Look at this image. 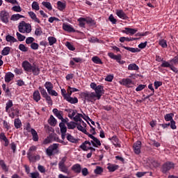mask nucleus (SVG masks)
<instances>
[{"mask_svg": "<svg viewBox=\"0 0 178 178\" xmlns=\"http://www.w3.org/2000/svg\"><path fill=\"white\" fill-rule=\"evenodd\" d=\"M22 66L25 72L33 73V76H38L41 72V70L38 65L35 64L31 65V63L27 60L24 61Z\"/></svg>", "mask_w": 178, "mask_h": 178, "instance_id": "nucleus-1", "label": "nucleus"}, {"mask_svg": "<svg viewBox=\"0 0 178 178\" xmlns=\"http://www.w3.org/2000/svg\"><path fill=\"white\" fill-rule=\"evenodd\" d=\"M31 24L26 23L24 21L19 22L18 25V31L22 34H30L31 33Z\"/></svg>", "mask_w": 178, "mask_h": 178, "instance_id": "nucleus-2", "label": "nucleus"}, {"mask_svg": "<svg viewBox=\"0 0 178 178\" xmlns=\"http://www.w3.org/2000/svg\"><path fill=\"white\" fill-rule=\"evenodd\" d=\"M59 144L54 143L51 145L47 149H46V154L47 156H52L53 155H56V154H59Z\"/></svg>", "mask_w": 178, "mask_h": 178, "instance_id": "nucleus-3", "label": "nucleus"}, {"mask_svg": "<svg viewBox=\"0 0 178 178\" xmlns=\"http://www.w3.org/2000/svg\"><path fill=\"white\" fill-rule=\"evenodd\" d=\"M81 95L83 98H85V101H87L88 102H95L97 99L95 92H83Z\"/></svg>", "mask_w": 178, "mask_h": 178, "instance_id": "nucleus-4", "label": "nucleus"}, {"mask_svg": "<svg viewBox=\"0 0 178 178\" xmlns=\"http://www.w3.org/2000/svg\"><path fill=\"white\" fill-rule=\"evenodd\" d=\"M66 162V157H63L61 161L58 163V168L60 172L65 173L66 175H70V171L69 168L65 165Z\"/></svg>", "mask_w": 178, "mask_h": 178, "instance_id": "nucleus-5", "label": "nucleus"}, {"mask_svg": "<svg viewBox=\"0 0 178 178\" xmlns=\"http://www.w3.org/2000/svg\"><path fill=\"white\" fill-rule=\"evenodd\" d=\"M24 168H25V172L26 175H29V177L41 178V176L40 175V172H38V171L30 173V167H29L27 165H24Z\"/></svg>", "mask_w": 178, "mask_h": 178, "instance_id": "nucleus-6", "label": "nucleus"}, {"mask_svg": "<svg viewBox=\"0 0 178 178\" xmlns=\"http://www.w3.org/2000/svg\"><path fill=\"white\" fill-rule=\"evenodd\" d=\"M175 168V163L170 162V161H167L165 163L163 166H162V172L163 173H166L170 170V169H174Z\"/></svg>", "mask_w": 178, "mask_h": 178, "instance_id": "nucleus-7", "label": "nucleus"}, {"mask_svg": "<svg viewBox=\"0 0 178 178\" xmlns=\"http://www.w3.org/2000/svg\"><path fill=\"white\" fill-rule=\"evenodd\" d=\"M120 83L121 86H125V87H127L128 88H131L134 86V82L129 78L122 79L120 81Z\"/></svg>", "mask_w": 178, "mask_h": 178, "instance_id": "nucleus-8", "label": "nucleus"}, {"mask_svg": "<svg viewBox=\"0 0 178 178\" xmlns=\"http://www.w3.org/2000/svg\"><path fill=\"white\" fill-rule=\"evenodd\" d=\"M104 86L102 85H99L95 90V94L97 99H101V97L104 94Z\"/></svg>", "mask_w": 178, "mask_h": 178, "instance_id": "nucleus-9", "label": "nucleus"}, {"mask_svg": "<svg viewBox=\"0 0 178 178\" xmlns=\"http://www.w3.org/2000/svg\"><path fill=\"white\" fill-rule=\"evenodd\" d=\"M84 119V120H86V117H84V115H83V114H80V113H77L74 117V122H79V123H81V124H82V126L83 127H86V126H87V124H86V122H84V121H83V120L81 119Z\"/></svg>", "mask_w": 178, "mask_h": 178, "instance_id": "nucleus-10", "label": "nucleus"}, {"mask_svg": "<svg viewBox=\"0 0 178 178\" xmlns=\"http://www.w3.org/2000/svg\"><path fill=\"white\" fill-rule=\"evenodd\" d=\"M0 19L3 23H8L9 22V13L6 10H2L0 13Z\"/></svg>", "mask_w": 178, "mask_h": 178, "instance_id": "nucleus-11", "label": "nucleus"}, {"mask_svg": "<svg viewBox=\"0 0 178 178\" xmlns=\"http://www.w3.org/2000/svg\"><path fill=\"white\" fill-rule=\"evenodd\" d=\"M109 140L110 141H111L112 144H113L116 148H121V142L120 140H119V138H118V136H113V137L110 138Z\"/></svg>", "mask_w": 178, "mask_h": 178, "instance_id": "nucleus-12", "label": "nucleus"}, {"mask_svg": "<svg viewBox=\"0 0 178 178\" xmlns=\"http://www.w3.org/2000/svg\"><path fill=\"white\" fill-rule=\"evenodd\" d=\"M134 151L136 155H138L141 152V141H137L134 144Z\"/></svg>", "mask_w": 178, "mask_h": 178, "instance_id": "nucleus-13", "label": "nucleus"}, {"mask_svg": "<svg viewBox=\"0 0 178 178\" xmlns=\"http://www.w3.org/2000/svg\"><path fill=\"white\" fill-rule=\"evenodd\" d=\"M63 30L67 31V33H76V30L73 28V26L64 23L63 24Z\"/></svg>", "mask_w": 178, "mask_h": 178, "instance_id": "nucleus-14", "label": "nucleus"}, {"mask_svg": "<svg viewBox=\"0 0 178 178\" xmlns=\"http://www.w3.org/2000/svg\"><path fill=\"white\" fill-rule=\"evenodd\" d=\"M90 147L91 143L88 140H86L79 146V148H81V149H82L83 151H88L90 150Z\"/></svg>", "mask_w": 178, "mask_h": 178, "instance_id": "nucleus-15", "label": "nucleus"}, {"mask_svg": "<svg viewBox=\"0 0 178 178\" xmlns=\"http://www.w3.org/2000/svg\"><path fill=\"white\" fill-rule=\"evenodd\" d=\"M116 15L120 19H122V20H127V19H129L127 17V15L123 11V10H116Z\"/></svg>", "mask_w": 178, "mask_h": 178, "instance_id": "nucleus-16", "label": "nucleus"}, {"mask_svg": "<svg viewBox=\"0 0 178 178\" xmlns=\"http://www.w3.org/2000/svg\"><path fill=\"white\" fill-rule=\"evenodd\" d=\"M71 170H72V172L76 173L77 175L81 173V165L79 163L73 165L71 168Z\"/></svg>", "mask_w": 178, "mask_h": 178, "instance_id": "nucleus-17", "label": "nucleus"}, {"mask_svg": "<svg viewBox=\"0 0 178 178\" xmlns=\"http://www.w3.org/2000/svg\"><path fill=\"white\" fill-rule=\"evenodd\" d=\"M27 158L30 162L33 163L37 162V161H40V155L28 154Z\"/></svg>", "mask_w": 178, "mask_h": 178, "instance_id": "nucleus-18", "label": "nucleus"}, {"mask_svg": "<svg viewBox=\"0 0 178 178\" xmlns=\"http://www.w3.org/2000/svg\"><path fill=\"white\" fill-rule=\"evenodd\" d=\"M13 79H15V74H13V73L8 72L6 74V75H5L6 83H10V81H12V80H13Z\"/></svg>", "mask_w": 178, "mask_h": 178, "instance_id": "nucleus-19", "label": "nucleus"}, {"mask_svg": "<svg viewBox=\"0 0 178 178\" xmlns=\"http://www.w3.org/2000/svg\"><path fill=\"white\" fill-rule=\"evenodd\" d=\"M33 99L35 102H39L40 101V99H41V95L40 94V91L35 90V92H33Z\"/></svg>", "mask_w": 178, "mask_h": 178, "instance_id": "nucleus-20", "label": "nucleus"}, {"mask_svg": "<svg viewBox=\"0 0 178 178\" xmlns=\"http://www.w3.org/2000/svg\"><path fill=\"white\" fill-rule=\"evenodd\" d=\"M53 113L60 120L63 118V111H58V108L53 109Z\"/></svg>", "mask_w": 178, "mask_h": 178, "instance_id": "nucleus-21", "label": "nucleus"}, {"mask_svg": "<svg viewBox=\"0 0 178 178\" xmlns=\"http://www.w3.org/2000/svg\"><path fill=\"white\" fill-rule=\"evenodd\" d=\"M0 167L3 172H9V166L6 165L5 161L0 159Z\"/></svg>", "mask_w": 178, "mask_h": 178, "instance_id": "nucleus-22", "label": "nucleus"}, {"mask_svg": "<svg viewBox=\"0 0 178 178\" xmlns=\"http://www.w3.org/2000/svg\"><path fill=\"white\" fill-rule=\"evenodd\" d=\"M29 15L31 19H32V20H34L35 23H41V21H40V19H38V17H37V15H35V13H34V12L30 11L29 12Z\"/></svg>", "mask_w": 178, "mask_h": 178, "instance_id": "nucleus-23", "label": "nucleus"}, {"mask_svg": "<svg viewBox=\"0 0 178 178\" xmlns=\"http://www.w3.org/2000/svg\"><path fill=\"white\" fill-rule=\"evenodd\" d=\"M137 31H138L136 29L125 28L124 33H125V34H130V35H134Z\"/></svg>", "mask_w": 178, "mask_h": 178, "instance_id": "nucleus-24", "label": "nucleus"}, {"mask_svg": "<svg viewBox=\"0 0 178 178\" xmlns=\"http://www.w3.org/2000/svg\"><path fill=\"white\" fill-rule=\"evenodd\" d=\"M65 99V101H67V102H69L70 104H77V102H79V99H77V97H72V96L68 97Z\"/></svg>", "mask_w": 178, "mask_h": 178, "instance_id": "nucleus-25", "label": "nucleus"}, {"mask_svg": "<svg viewBox=\"0 0 178 178\" xmlns=\"http://www.w3.org/2000/svg\"><path fill=\"white\" fill-rule=\"evenodd\" d=\"M31 134L32 135V139L33 140V141H38L40 138L38 137V133H37V131H35V129H32Z\"/></svg>", "mask_w": 178, "mask_h": 178, "instance_id": "nucleus-26", "label": "nucleus"}, {"mask_svg": "<svg viewBox=\"0 0 178 178\" xmlns=\"http://www.w3.org/2000/svg\"><path fill=\"white\" fill-rule=\"evenodd\" d=\"M48 123L50 126H56L57 121L55 117H54V115H50V118L48 120Z\"/></svg>", "mask_w": 178, "mask_h": 178, "instance_id": "nucleus-27", "label": "nucleus"}, {"mask_svg": "<svg viewBox=\"0 0 178 178\" xmlns=\"http://www.w3.org/2000/svg\"><path fill=\"white\" fill-rule=\"evenodd\" d=\"M57 6H58V10H65V9H66V3L60 1H58L57 2Z\"/></svg>", "mask_w": 178, "mask_h": 178, "instance_id": "nucleus-28", "label": "nucleus"}, {"mask_svg": "<svg viewBox=\"0 0 178 178\" xmlns=\"http://www.w3.org/2000/svg\"><path fill=\"white\" fill-rule=\"evenodd\" d=\"M92 61L93 62V63H95L96 65H102L104 63L101 58H99V57L97 56H93L92 58Z\"/></svg>", "mask_w": 178, "mask_h": 178, "instance_id": "nucleus-29", "label": "nucleus"}, {"mask_svg": "<svg viewBox=\"0 0 178 178\" xmlns=\"http://www.w3.org/2000/svg\"><path fill=\"white\" fill-rule=\"evenodd\" d=\"M6 41H7V42H17V39L15 38V37L10 35H8L6 36Z\"/></svg>", "mask_w": 178, "mask_h": 178, "instance_id": "nucleus-30", "label": "nucleus"}, {"mask_svg": "<svg viewBox=\"0 0 178 178\" xmlns=\"http://www.w3.org/2000/svg\"><path fill=\"white\" fill-rule=\"evenodd\" d=\"M122 48H124V49H126L127 51H129V52H132V53H136V52H140V49L138 48H133V47H125V46H122Z\"/></svg>", "mask_w": 178, "mask_h": 178, "instance_id": "nucleus-31", "label": "nucleus"}, {"mask_svg": "<svg viewBox=\"0 0 178 178\" xmlns=\"http://www.w3.org/2000/svg\"><path fill=\"white\" fill-rule=\"evenodd\" d=\"M24 17V16L20 15V14H14L11 16L10 20H13V22H16L19 20V19H22Z\"/></svg>", "mask_w": 178, "mask_h": 178, "instance_id": "nucleus-32", "label": "nucleus"}, {"mask_svg": "<svg viewBox=\"0 0 178 178\" xmlns=\"http://www.w3.org/2000/svg\"><path fill=\"white\" fill-rule=\"evenodd\" d=\"M67 140L70 141V143H73L74 144H76L78 143V140L74 138L73 136H71L70 134H67Z\"/></svg>", "mask_w": 178, "mask_h": 178, "instance_id": "nucleus-33", "label": "nucleus"}, {"mask_svg": "<svg viewBox=\"0 0 178 178\" xmlns=\"http://www.w3.org/2000/svg\"><path fill=\"white\" fill-rule=\"evenodd\" d=\"M174 116H175V114H173L172 113H168L164 116V119H165V122H172V120H173Z\"/></svg>", "mask_w": 178, "mask_h": 178, "instance_id": "nucleus-34", "label": "nucleus"}, {"mask_svg": "<svg viewBox=\"0 0 178 178\" xmlns=\"http://www.w3.org/2000/svg\"><path fill=\"white\" fill-rule=\"evenodd\" d=\"M10 49H11L9 47H4L1 51V55H3V56H6L9 55V54L10 52Z\"/></svg>", "mask_w": 178, "mask_h": 178, "instance_id": "nucleus-35", "label": "nucleus"}, {"mask_svg": "<svg viewBox=\"0 0 178 178\" xmlns=\"http://www.w3.org/2000/svg\"><path fill=\"white\" fill-rule=\"evenodd\" d=\"M14 126L15 129H20L22 127V121L19 118H16L14 120Z\"/></svg>", "mask_w": 178, "mask_h": 178, "instance_id": "nucleus-36", "label": "nucleus"}, {"mask_svg": "<svg viewBox=\"0 0 178 178\" xmlns=\"http://www.w3.org/2000/svg\"><path fill=\"white\" fill-rule=\"evenodd\" d=\"M107 169L109 172H115V170H118V169H119V165L111 164L107 167Z\"/></svg>", "mask_w": 178, "mask_h": 178, "instance_id": "nucleus-37", "label": "nucleus"}, {"mask_svg": "<svg viewBox=\"0 0 178 178\" xmlns=\"http://www.w3.org/2000/svg\"><path fill=\"white\" fill-rule=\"evenodd\" d=\"M44 87H45L46 90H47V92H48L50 90L54 89V84H52L50 81H47L44 83Z\"/></svg>", "mask_w": 178, "mask_h": 178, "instance_id": "nucleus-38", "label": "nucleus"}, {"mask_svg": "<svg viewBox=\"0 0 178 178\" xmlns=\"http://www.w3.org/2000/svg\"><path fill=\"white\" fill-rule=\"evenodd\" d=\"M2 88L5 92V95L9 97V95H10V90H9V88H6V84L3 83L2 85Z\"/></svg>", "mask_w": 178, "mask_h": 178, "instance_id": "nucleus-39", "label": "nucleus"}, {"mask_svg": "<svg viewBox=\"0 0 178 178\" xmlns=\"http://www.w3.org/2000/svg\"><path fill=\"white\" fill-rule=\"evenodd\" d=\"M159 45H161L162 48H168V41L164 39H161L159 41Z\"/></svg>", "mask_w": 178, "mask_h": 178, "instance_id": "nucleus-40", "label": "nucleus"}, {"mask_svg": "<svg viewBox=\"0 0 178 178\" xmlns=\"http://www.w3.org/2000/svg\"><path fill=\"white\" fill-rule=\"evenodd\" d=\"M91 144H92L93 147H98L101 146V141L95 138L93 140H91Z\"/></svg>", "mask_w": 178, "mask_h": 178, "instance_id": "nucleus-41", "label": "nucleus"}, {"mask_svg": "<svg viewBox=\"0 0 178 178\" xmlns=\"http://www.w3.org/2000/svg\"><path fill=\"white\" fill-rule=\"evenodd\" d=\"M77 127L76 129H78V130H79V131H82V133H84V134H86V133L87 132V130H86V128L83 127V124L79 123H76Z\"/></svg>", "mask_w": 178, "mask_h": 178, "instance_id": "nucleus-42", "label": "nucleus"}, {"mask_svg": "<svg viewBox=\"0 0 178 178\" xmlns=\"http://www.w3.org/2000/svg\"><path fill=\"white\" fill-rule=\"evenodd\" d=\"M104 172V168L100 166H97L96 169L94 170L95 175H102Z\"/></svg>", "mask_w": 178, "mask_h": 178, "instance_id": "nucleus-43", "label": "nucleus"}, {"mask_svg": "<svg viewBox=\"0 0 178 178\" xmlns=\"http://www.w3.org/2000/svg\"><path fill=\"white\" fill-rule=\"evenodd\" d=\"M35 151H37V146L32 145L29 147L27 155H33V153Z\"/></svg>", "mask_w": 178, "mask_h": 178, "instance_id": "nucleus-44", "label": "nucleus"}, {"mask_svg": "<svg viewBox=\"0 0 178 178\" xmlns=\"http://www.w3.org/2000/svg\"><path fill=\"white\" fill-rule=\"evenodd\" d=\"M139 69L140 67L136 63L129 64L128 66V70H138Z\"/></svg>", "mask_w": 178, "mask_h": 178, "instance_id": "nucleus-45", "label": "nucleus"}, {"mask_svg": "<svg viewBox=\"0 0 178 178\" xmlns=\"http://www.w3.org/2000/svg\"><path fill=\"white\" fill-rule=\"evenodd\" d=\"M38 90H39V91H40V94H41V95L42 96L43 98L44 97H47V95H48V93L47 92V90L44 88L40 86L38 88Z\"/></svg>", "mask_w": 178, "mask_h": 178, "instance_id": "nucleus-46", "label": "nucleus"}, {"mask_svg": "<svg viewBox=\"0 0 178 178\" xmlns=\"http://www.w3.org/2000/svg\"><path fill=\"white\" fill-rule=\"evenodd\" d=\"M19 109L17 108L13 110L12 113L10 114V118H12V119H13L15 116H19Z\"/></svg>", "mask_w": 178, "mask_h": 178, "instance_id": "nucleus-47", "label": "nucleus"}, {"mask_svg": "<svg viewBox=\"0 0 178 178\" xmlns=\"http://www.w3.org/2000/svg\"><path fill=\"white\" fill-rule=\"evenodd\" d=\"M78 22H79V23L80 27H85V26H86V22H87V19H86V18L80 17V18L78 19Z\"/></svg>", "mask_w": 178, "mask_h": 178, "instance_id": "nucleus-48", "label": "nucleus"}, {"mask_svg": "<svg viewBox=\"0 0 178 178\" xmlns=\"http://www.w3.org/2000/svg\"><path fill=\"white\" fill-rule=\"evenodd\" d=\"M59 127L60 133H66V131H67V128L66 127V125L64 123H60Z\"/></svg>", "mask_w": 178, "mask_h": 178, "instance_id": "nucleus-49", "label": "nucleus"}, {"mask_svg": "<svg viewBox=\"0 0 178 178\" xmlns=\"http://www.w3.org/2000/svg\"><path fill=\"white\" fill-rule=\"evenodd\" d=\"M76 124H77V123H75V122H67V129H69L70 130H72L73 129H76Z\"/></svg>", "mask_w": 178, "mask_h": 178, "instance_id": "nucleus-50", "label": "nucleus"}, {"mask_svg": "<svg viewBox=\"0 0 178 178\" xmlns=\"http://www.w3.org/2000/svg\"><path fill=\"white\" fill-rule=\"evenodd\" d=\"M35 34L38 37L40 35H42V29L40 26H38V27L35 30Z\"/></svg>", "mask_w": 178, "mask_h": 178, "instance_id": "nucleus-51", "label": "nucleus"}, {"mask_svg": "<svg viewBox=\"0 0 178 178\" xmlns=\"http://www.w3.org/2000/svg\"><path fill=\"white\" fill-rule=\"evenodd\" d=\"M42 5H43L44 8H47V9H48L49 10H52V5H51V3L43 1L42 3Z\"/></svg>", "mask_w": 178, "mask_h": 178, "instance_id": "nucleus-52", "label": "nucleus"}, {"mask_svg": "<svg viewBox=\"0 0 178 178\" xmlns=\"http://www.w3.org/2000/svg\"><path fill=\"white\" fill-rule=\"evenodd\" d=\"M19 50L22 51V52H27L29 51V47H26L23 44H20L19 45Z\"/></svg>", "mask_w": 178, "mask_h": 178, "instance_id": "nucleus-53", "label": "nucleus"}, {"mask_svg": "<svg viewBox=\"0 0 178 178\" xmlns=\"http://www.w3.org/2000/svg\"><path fill=\"white\" fill-rule=\"evenodd\" d=\"M16 35H17V38L18 41L22 42V41H24V40H26V36L22 35L19 32H17Z\"/></svg>", "mask_w": 178, "mask_h": 178, "instance_id": "nucleus-54", "label": "nucleus"}, {"mask_svg": "<svg viewBox=\"0 0 178 178\" xmlns=\"http://www.w3.org/2000/svg\"><path fill=\"white\" fill-rule=\"evenodd\" d=\"M13 106V102L12 100H8V102L6 104V111L8 112L10 108Z\"/></svg>", "mask_w": 178, "mask_h": 178, "instance_id": "nucleus-55", "label": "nucleus"}, {"mask_svg": "<svg viewBox=\"0 0 178 178\" xmlns=\"http://www.w3.org/2000/svg\"><path fill=\"white\" fill-rule=\"evenodd\" d=\"M32 9H33V10H40V6L37 1L32 3Z\"/></svg>", "mask_w": 178, "mask_h": 178, "instance_id": "nucleus-56", "label": "nucleus"}, {"mask_svg": "<svg viewBox=\"0 0 178 178\" xmlns=\"http://www.w3.org/2000/svg\"><path fill=\"white\" fill-rule=\"evenodd\" d=\"M34 41H35V39H34V38L33 37H29L26 39V44H27V45L29 44H32V43L34 42Z\"/></svg>", "mask_w": 178, "mask_h": 178, "instance_id": "nucleus-57", "label": "nucleus"}, {"mask_svg": "<svg viewBox=\"0 0 178 178\" xmlns=\"http://www.w3.org/2000/svg\"><path fill=\"white\" fill-rule=\"evenodd\" d=\"M65 45L67 48L70 49V51H74L76 49L74 46H73V44H72V43H70V42H66Z\"/></svg>", "mask_w": 178, "mask_h": 178, "instance_id": "nucleus-58", "label": "nucleus"}, {"mask_svg": "<svg viewBox=\"0 0 178 178\" xmlns=\"http://www.w3.org/2000/svg\"><path fill=\"white\" fill-rule=\"evenodd\" d=\"M48 41H49V45H54V44H56V38L54 37H49Z\"/></svg>", "mask_w": 178, "mask_h": 178, "instance_id": "nucleus-59", "label": "nucleus"}, {"mask_svg": "<svg viewBox=\"0 0 178 178\" xmlns=\"http://www.w3.org/2000/svg\"><path fill=\"white\" fill-rule=\"evenodd\" d=\"M46 99L48 105H50L51 106H52V99L51 98V96L49 95H46L44 97H43Z\"/></svg>", "mask_w": 178, "mask_h": 178, "instance_id": "nucleus-60", "label": "nucleus"}, {"mask_svg": "<svg viewBox=\"0 0 178 178\" xmlns=\"http://www.w3.org/2000/svg\"><path fill=\"white\" fill-rule=\"evenodd\" d=\"M31 49H33L34 51H37V49H38V48H40V44H38V43H35L33 42V43H32L31 45Z\"/></svg>", "mask_w": 178, "mask_h": 178, "instance_id": "nucleus-61", "label": "nucleus"}, {"mask_svg": "<svg viewBox=\"0 0 178 178\" xmlns=\"http://www.w3.org/2000/svg\"><path fill=\"white\" fill-rule=\"evenodd\" d=\"M151 165L153 168H159L161 164L156 160H152Z\"/></svg>", "mask_w": 178, "mask_h": 178, "instance_id": "nucleus-62", "label": "nucleus"}, {"mask_svg": "<svg viewBox=\"0 0 178 178\" xmlns=\"http://www.w3.org/2000/svg\"><path fill=\"white\" fill-rule=\"evenodd\" d=\"M172 65L168 61L163 60V63L161 65V67H170Z\"/></svg>", "mask_w": 178, "mask_h": 178, "instance_id": "nucleus-63", "label": "nucleus"}, {"mask_svg": "<svg viewBox=\"0 0 178 178\" xmlns=\"http://www.w3.org/2000/svg\"><path fill=\"white\" fill-rule=\"evenodd\" d=\"M11 9L13 12H22V7L20 6H15Z\"/></svg>", "mask_w": 178, "mask_h": 178, "instance_id": "nucleus-64", "label": "nucleus"}]
</instances>
